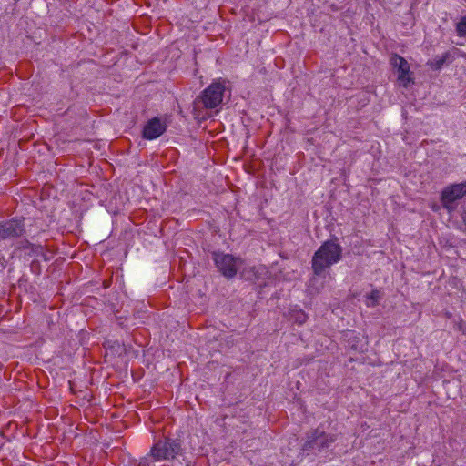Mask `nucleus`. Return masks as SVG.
Wrapping results in <instances>:
<instances>
[{"instance_id": "423d86ee", "label": "nucleus", "mask_w": 466, "mask_h": 466, "mask_svg": "<svg viewBox=\"0 0 466 466\" xmlns=\"http://www.w3.org/2000/svg\"><path fill=\"white\" fill-rule=\"evenodd\" d=\"M25 232L22 219H10L0 224V241L13 240Z\"/></svg>"}, {"instance_id": "f257e3e1", "label": "nucleus", "mask_w": 466, "mask_h": 466, "mask_svg": "<svg viewBox=\"0 0 466 466\" xmlns=\"http://www.w3.org/2000/svg\"><path fill=\"white\" fill-rule=\"evenodd\" d=\"M342 257V248L335 240L325 241L312 257V270L321 276L326 269L338 263Z\"/></svg>"}, {"instance_id": "6e6552de", "label": "nucleus", "mask_w": 466, "mask_h": 466, "mask_svg": "<svg viewBox=\"0 0 466 466\" xmlns=\"http://www.w3.org/2000/svg\"><path fill=\"white\" fill-rule=\"evenodd\" d=\"M390 64L394 68L398 70V80L403 86H407L410 83L412 82V78L410 77V65L409 63L400 56L393 55L390 57Z\"/></svg>"}, {"instance_id": "f3484780", "label": "nucleus", "mask_w": 466, "mask_h": 466, "mask_svg": "<svg viewBox=\"0 0 466 466\" xmlns=\"http://www.w3.org/2000/svg\"><path fill=\"white\" fill-rule=\"evenodd\" d=\"M441 64H443L442 60L439 62V67L441 66Z\"/></svg>"}, {"instance_id": "f03ea898", "label": "nucleus", "mask_w": 466, "mask_h": 466, "mask_svg": "<svg viewBox=\"0 0 466 466\" xmlns=\"http://www.w3.org/2000/svg\"><path fill=\"white\" fill-rule=\"evenodd\" d=\"M182 453V441L179 439L158 440L151 447V456L156 461L174 460Z\"/></svg>"}, {"instance_id": "20e7f679", "label": "nucleus", "mask_w": 466, "mask_h": 466, "mask_svg": "<svg viewBox=\"0 0 466 466\" xmlns=\"http://www.w3.org/2000/svg\"><path fill=\"white\" fill-rule=\"evenodd\" d=\"M335 441V437L327 434L324 431L316 429L310 431L307 436V441L303 445L304 451L313 449L321 450L328 448L332 442Z\"/></svg>"}, {"instance_id": "4468645a", "label": "nucleus", "mask_w": 466, "mask_h": 466, "mask_svg": "<svg viewBox=\"0 0 466 466\" xmlns=\"http://www.w3.org/2000/svg\"><path fill=\"white\" fill-rule=\"evenodd\" d=\"M268 274V268L263 265L255 266L256 282L266 279Z\"/></svg>"}, {"instance_id": "39448f33", "label": "nucleus", "mask_w": 466, "mask_h": 466, "mask_svg": "<svg viewBox=\"0 0 466 466\" xmlns=\"http://www.w3.org/2000/svg\"><path fill=\"white\" fill-rule=\"evenodd\" d=\"M225 86L219 82L212 83L207 87L201 96V101L206 108H216L218 106L223 98Z\"/></svg>"}, {"instance_id": "7ed1b4c3", "label": "nucleus", "mask_w": 466, "mask_h": 466, "mask_svg": "<svg viewBox=\"0 0 466 466\" xmlns=\"http://www.w3.org/2000/svg\"><path fill=\"white\" fill-rule=\"evenodd\" d=\"M213 259L218 271L226 278L232 279L243 266L240 258L225 253H214Z\"/></svg>"}, {"instance_id": "9b49d317", "label": "nucleus", "mask_w": 466, "mask_h": 466, "mask_svg": "<svg viewBox=\"0 0 466 466\" xmlns=\"http://www.w3.org/2000/svg\"><path fill=\"white\" fill-rule=\"evenodd\" d=\"M289 314V320L299 325L305 323L308 318L302 309L297 308L290 309Z\"/></svg>"}, {"instance_id": "9d476101", "label": "nucleus", "mask_w": 466, "mask_h": 466, "mask_svg": "<svg viewBox=\"0 0 466 466\" xmlns=\"http://www.w3.org/2000/svg\"><path fill=\"white\" fill-rule=\"evenodd\" d=\"M238 272L244 280L256 282L255 266L248 265L243 261V266Z\"/></svg>"}, {"instance_id": "f8f14e48", "label": "nucleus", "mask_w": 466, "mask_h": 466, "mask_svg": "<svg viewBox=\"0 0 466 466\" xmlns=\"http://www.w3.org/2000/svg\"><path fill=\"white\" fill-rule=\"evenodd\" d=\"M382 298V294L378 289H373L370 294L366 296V305L367 307L374 308L379 305L380 299Z\"/></svg>"}, {"instance_id": "1a4fd4ad", "label": "nucleus", "mask_w": 466, "mask_h": 466, "mask_svg": "<svg viewBox=\"0 0 466 466\" xmlns=\"http://www.w3.org/2000/svg\"><path fill=\"white\" fill-rule=\"evenodd\" d=\"M465 195L466 181L447 187L442 191L441 201L446 208H450L451 204H452L455 200L461 198Z\"/></svg>"}, {"instance_id": "0eeeda50", "label": "nucleus", "mask_w": 466, "mask_h": 466, "mask_svg": "<svg viewBox=\"0 0 466 466\" xmlns=\"http://www.w3.org/2000/svg\"><path fill=\"white\" fill-rule=\"evenodd\" d=\"M167 127V125L164 119L155 116L144 126L143 137L147 140L157 139L165 133Z\"/></svg>"}, {"instance_id": "2eb2a0df", "label": "nucleus", "mask_w": 466, "mask_h": 466, "mask_svg": "<svg viewBox=\"0 0 466 466\" xmlns=\"http://www.w3.org/2000/svg\"><path fill=\"white\" fill-rule=\"evenodd\" d=\"M457 35L461 37H466V15L462 16L456 25Z\"/></svg>"}, {"instance_id": "ddd939ff", "label": "nucleus", "mask_w": 466, "mask_h": 466, "mask_svg": "<svg viewBox=\"0 0 466 466\" xmlns=\"http://www.w3.org/2000/svg\"><path fill=\"white\" fill-rule=\"evenodd\" d=\"M25 248L30 250L28 252L29 256L39 257L44 255V248L41 245H35L26 241Z\"/></svg>"}, {"instance_id": "dca6fc26", "label": "nucleus", "mask_w": 466, "mask_h": 466, "mask_svg": "<svg viewBox=\"0 0 466 466\" xmlns=\"http://www.w3.org/2000/svg\"><path fill=\"white\" fill-rule=\"evenodd\" d=\"M154 461H155L152 458L151 452H150L147 456H146L140 460L138 466H155Z\"/></svg>"}]
</instances>
